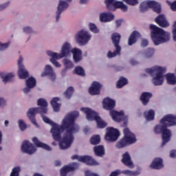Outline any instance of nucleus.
Listing matches in <instances>:
<instances>
[{
    "instance_id": "nucleus-1",
    "label": "nucleus",
    "mask_w": 176,
    "mask_h": 176,
    "mask_svg": "<svg viewBox=\"0 0 176 176\" xmlns=\"http://www.w3.org/2000/svg\"><path fill=\"white\" fill-rule=\"evenodd\" d=\"M78 116V111L70 113L63 118L60 125L51 121L49 118L43 116V122L52 126L51 133L53 139L57 142L60 141L59 143L60 149H67L71 147L74 140L73 134L79 131V127L75 124L76 118Z\"/></svg>"
},
{
    "instance_id": "nucleus-2",
    "label": "nucleus",
    "mask_w": 176,
    "mask_h": 176,
    "mask_svg": "<svg viewBox=\"0 0 176 176\" xmlns=\"http://www.w3.org/2000/svg\"><path fill=\"white\" fill-rule=\"evenodd\" d=\"M160 124H157L154 128V132L156 134H162V147L164 146L170 140L172 133L168 127L176 125V116L170 114L164 116L161 120Z\"/></svg>"
},
{
    "instance_id": "nucleus-3",
    "label": "nucleus",
    "mask_w": 176,
    "mask_h": 176,
    "mask_svg": "<svg viewBox=\"0 0 176 176\" xmlns=\"http://www.w3.org/2000/svg\"><path fill=\"white\" fill-rule=\"evenodd\" d=\"M102 105L104 109L110 111V115L113 120L116 122H123V126L126 127L127 125V120L129 119L127 116H124V112L123 111H113V109L116 107V101L109 98H105L103 100Z\"/></svg>"
},
{
    "instance_id": "nucleus-4",
    "label": "nucleus",
    "mask_w": 176,
    "mask_h": 176,
    "mask_svg": "<svg viewBox=\"0 0 176 176\" xmlns=\"http://www.w3.org/2000/svg\"><path fill=\"white\" fill-rule=\"evenodd\" d=\"M151 38L155 45L166 43L170 41V34L155 25H150Z\"/></svg>"
},
{
    "instance_id": "nucleus-5",
    "label": "nucleus",
    "mask_w": 176,
    "mask_h": 176,
    "mask_svg": "<svg viewBox=\"0 0 176 176\" xmlns=\"http://www.w3.org/2000/svg\"><path fill=\"white\" fill-rule=\"evenodd\" d=\"M37 105L41 107L30 108L28 111V117L30 119L32 124L37 125L36 120H35V116L38 113L41 115H45L47 112V102L43 98L38 99Z\"/></svg>"
},
{
    "instance_id": "nucleus-6",
    "label": "nucleus",
    "mask_w": 176,
    "mask_h": 176,
    "mask_svg": "<svg viewBox=\"0 0 176 176\" xmlns=\"http://www.w3.org/2000/svg\"><path fill=\"white\" fill-rule=\"evenodd\" d=\"M145 72L149 74L151 76H155L152 79V83L155 86H160L164 84V74L166 72V69L159 66H155L150 69H146Z\"/></svg>"
},
{
    "instance_id": "nucleus-7",
    "label": "nucleus",
    "mask_w": 176,
    "mask_h": 176,
    "mask_svg": "<svg viewBox=\"0 0 176 176\" xmlns=\"http://www.w3.org/2000/svg\"><path fill=\"white\" fill-rule=\"evenodd\" d=\"M71 53V45L68 43H65L63 47L60 54H58L56 52H52V51H47V54L48 56L52 57L50 59V61L56 67H60V64L58 63L56 60L60 58H63L64 57H67Z\"/></svg>"
},
{
    "instance_id": "nucleus-8",
    "label": "nucleus",
    "mask_w": 176,
    "mask_h": 176,
    "mask_svg": "<svg viewBox=\"0 0 176 176\" xmlns=\"http://www.w3.org/2000/svg\"><path fill=\"white\" fill-rule=\"evenodd\" d=\"M123 133L124 136L116 144L118 149L125 148L126 146L131 145L137 142L135 135L129 128L124 129Z\"/></svg>"
},
{
    "instance_id": "nucleus-9",
    "label": "nucleus",
    "mask_w": 176,
    "mask_h": 176,
    "mask_svg": "<svg viewBox=\"0 0 176 176\" xmlns=\"http://www.w3.org/2000/svg\"><path fill=\"white\" fill-rule=\"evenodd\" d=\"M80 110L86 113L87 119L88 120H94L96 121L98 128L104 129L107 126V123L103 121L100 116H98L96 111H93L89 108L82 107Z\"/></svg>"
},
{
    "instance_id": "nucleus-10",
    "label": "nucleus",
    "mask_w": 176,
    "mask_h": 176,
    "mask_svg": "<svg viewBox=\"0 0 176 176\" xmlns=\"http://www.w3.org/2000/svg\"><path fill=\"white\" fill-rule=\"evenodd\" d=\"M139 9L140 12H146L148 9L153 10L155 13H160L162 12V6L160 3L153 0H145L140 3Z\"/></svg>"
},
{
    "instance_id": "nucleus-11",
    "label": "nucleus",
    "mask_w": 176,
    "mask_h": 176,
    "mask_svg": "<svg viewBox=\"0 0 176 176\" xmlns=\"http://www.w3.org/2000/svg\"><path fill=\"white\" fill-rule=\"evenodd\" d=\"M120 38L121 36L118 33H113L111 35V41L113 45H114V47L116 48V50L114 52L109 51L107 56L109 58H112L116 57L118 55L120 54L121 52V47L119 45L120 43Z\"/></svg>"
},
{
    "instance_id": "nucleus-12",
    "label": "nucleus",
    "mask_w": 176,
    "mask_h": 176,
    "mask_svg": "<svg viewBox=\"0 0 176 176\" xmlns=\"http://www.w3.org/2000/svg\"><path fill=\"white\" fill-rule=\"evenodd\" d=\"M104 3L109 10H115V9H120L122 12L129 10V6L122 1L105 0Z\"/></svg>"
},
{
    "instance_id": "nucleus-13",
    "label": "nucleus",
    "mask_w": 176,
    "mask_h": 176,
    "mask_svg": "<svg viewBox=\"0 0 176 176\" xmlns=\"http://www.w3.org/2000/svg\"><path fill=\"white\" fill-rule=\"evenodd\" d=\"M91 38V36L85 30L78 31L76 35V43L81 45H86Z\"/></svg>"
},
{
    "instance_id": "nucleus-14",
    "label": "nucleus",
    "mask_w": 176,
    "mask_h": 176,
    "mask_svg": "<svg viewBox=\"0 0 176 176\" xmlns=\"http://www.w3.org/2000/svg\"><path fill=\"white\" fill-rule=\"evenodd\" d=\"M69 7V4L68 1L66 0H59L57 6V10L56 12V21H58L60 20V17H61V13L63 12H65L67 8Z\"/></svg>"
},
{
    "instance_id": "nucleus-15",
    "label": "nucleus",
    "mask_w": 176,
    "mask_h": 176,
    "mask_svg": "<svg viewBox=\"0 0 176 176\" xmlns=\"http://www.w3.org/2000/svg\"><path fill=\"white\" fill-rule=\"evenodd\" d=\"M108 131H107L105 135V140L109 142H115L118 140L119 136L120 135V133L118 129L114 128H108Z\"/></svg>"
},
{
    "instance_id": "nucleus-16",
    "label": "nucleus",
    "mask_w": 176,
    "mask_h": 176,
    "mask_svg": "<svg viewBox=\"0 0 176 176\" xmlns=\"http://www.w3.org/2000/svg\"><path fill=\"white\" fill-rule=\"evenodd\" d=\"M23 56H20L18 60V75L19 79H26L29 77V72L25 69V67L23 65Z\"/></svg>"
},
{
    "instance_id": "nucleus-17",
    "label": "nucleus",
    "mask_w": 176,
    "mask_h": 176,
    "mask_svg": "<svg viewBox=\"0 0 176 176\" xmlns=\"http://www.w3.org/2000/svg\"><path fill=\"white\" fill-rule=\"evenodd\" d=\"M21 149H22L23 153L28 155H33L37 150L36 148H35L33 144L28 141H24L23 142Z\"/></svg>"
},
{
    "instance_id": "nucleus-18",
    "label": "nucleus",
    "mask_w": 176,
    "mask_h": 176,
    "mask_svg": "<svg viewBox=\"0 0 176 176\" xmlns=\"http://www.w3.org/2000/svg\"><path fill=\"white\" fill-rule=\"evenodd\" d=\"M115 19V15L111 12H102L99 14V20L101 23H111Z\"/></svg>"
},
{
    "instance_id": "nucleus-19",
    "label": "nucleus",
    "mask_w": 176,
    "mask_h": 176,
    "mask_svg": "<svg viewBox=\"0 0 176 176\" xmlns=\"http://www.w3.org/2000/svg\"><path fill=\"white\" fill-rule=\"evenodd\" d=\"M101 88L102 85L100 82L94 81L91 87L89 88V94L92 96L100 94Z\"/></svg>"
},
{
    "instance_id": "nucleus-20",
    "label": "nucleus",
    "mask_w": 176,
    "mask_h": 176,
    "mask_svg": "<svg viewBox=\"0 0 176 176\" xmlns=\"http://www.w3.org/2000/svg\"><path fill=\"white\" fill-rule=\"evenodd\" d=\"M79 165L78 163H74L72 166H65L60 170V176H67L69 172L74 171L78 169Z\"/></svg>"
},
{
    "instance_id": "nucleus-21",
    "label": "nucleus",
    "mask_w": 176,
    "mask_h": 176,
    "mask_svg": "<svg viewBox=\"0 0 176 176\" xmlns=\"http://www.w3.org/2000/svg\"><path fill=\"white\" fill-rule=\"evenodd\" d=\"M150 167L152 169L160 170L164 167V161L160 157H155L154 160L151 162Z\"/></svg>"
},
{
    "instance_id": "nucleus-22",
    "label": "nucleus",
    "mask_w": 176,
    "mask_h": 176,
    "mask_svg": "<svg viewBox=\"0 0 176 176\" xmlns=\"http://www.w3.org/2000/svg\"><path fill=\"white\" fill-rule=\"evenodd\" d=\"M78 162L85 163L87 165H98V163L90 156H81L78 157Z\"/></svg>"
},
{
    "instance_id": "nucleus-23",
    "label": "nucleus",
    "mask_w": 176,
    "mask_h": 176,
    "mask_svg": "<svg viewBox=\"0 0 176 176\" xmlns=\"http://www.w3.org/2000/svg\"><path fill=\"white\" fill-rule=\"evenodd\" d=\"M48 76L52 80H54L56 79V74L53 71L52 67L50 65H46L45 68V72L42 73L41 76L44 77Z\"/></svg>"
},
{
    "instance_id": "nucleus-24",
    "label": "nucleus",
    "mask_w": 176,
    "mask_h": 176,
    "mask_svg": "<svg viewBox=\"0 0 176 176\" xmlns=\"http://www.w3.org/2000/svg\"><path fill=\"white\" fill-rule=\"evenodd\" d=\"M121 162L124 165L129 168H133V162L131 161V157L129 152H126L122 155Z\"/></svg>"
},
{
    "instance_id": "nucleus-25",
    "label": "nucleus",
    "mask_w": 176,
    "mask_h": 176,
    "mask_svg": "<svg viewBox=\"0 0 176 176\" xmlns=\"http://www.w3.org/2000/svg\"><path fill=\"white\" fill-rule=\"evenodd\" d=\"M141 35L138 31L135 30L132 32L131 36L129 37L128 45L131 46L133 44L136 43L138 38H140Z\"/></svg>"
},
{
    "instance_id": "nucleus-26",
    "label": "nucleus",
    "mask_w": 176,
    "mask_h": 176,
    "mask_svg": "<svg viewBox=\"0 0 176 176\" xmlns=\"http://www.w3.org/2000/svg\"><path fill=\"white\" fill-rule=\"evenodd\" d=\"M153 97L152 94L150 92H143L142 93L140 100L143 104L144 106H146L148 104L150 98Z\"/></svg>"
},
{
    "instance_id": "nucleus-27",
    "label": "nucleus",
    "mask_w": 176,
    "mask_h": 176,
    "mask_svg": "<svg viewBox=\"0 0 176 176\" xmlns=\"http://www.w3.org/2000/svg\"><path fill=\"white\" fill-rule=\"evenodd\" d=\"M33 142L38 148H41L47 151H51L52 148L50 146H47L46 144H44L41 142H39L38 139L36 137L33 138Z\"/></svg>"
},
{
    "instance_id": "nucleus-28",
    "label": "nucleus",
    "mask_w": 176,
    "mask_h": 176,
    "mask_svg": "<svg viewBox=\"0 0 176 176\" xmlns=\"http://www.w3.org/2000/svg\"><path fill=\"white\" fill-rule=\"evenodd\" d=\"M74 54V60L75 63H79L82 60V52L79 49L74 48L72 51Z\"/></svg>"
},
{
    "instance_id": "nucleus-29",
    "label": "nucleus",
    "mask_w": 176,
    "mask_h": 176,
    "mask_svg": "<svg viewBox=\"0 0 176 176\" xmlns=\"http://www.w3.org/2000/svg\"><path fill=\"white\" fill-rule=\"evenodd\" d=\"M0 77L3 80V82L7 83L12 81L13 78H14V74L13 73H8L6 74L4 72H0Z\"/></svg>"
},
{
    "instance_id": "nucleus-30",
    "label": "nucleus",
    "mask_w": 176,
    "mask_h": 176,
    "mask_svg": "<svg viewBox=\"0 0 176 176\" xmlns=\"http://www.w3.org/2000/svg\"><path fill=\"white\" fill-rule=\"evenodd\" d=\"M59 100H60L59 98L54 97L51 101V104L52 106L54 111L55 112H58L60 110V104L58 103V101Z\"/></svg>"
},
{
    "instance_id": "nucleus-31",
    "label": "nucleus",
    "mask_w": 176,
    "mask_h": 176,
    "mask_svg": "<svg viewBox=\"0 0 176 176\" xmlns=\"http://www.w3.org/2000/svg\"><path fill=\"white\" fill-rule=\"evenodd\" d=\"M166 78L168 85H176V76L175 74H167Z\"/></svg>"
},
{
    "instance_id": "nucleus-32",
    "label": "nucleus",
    "mask_w": 176,
    "mask_h": 176,
    "mask_svg": "<svg viewBox=\"0 0 176 176\" xmlns=\"http://www.w3.org/2000/svg\"><path fill=\"white\" fill-rule=\"evenodd\" d=\"M129 83V81L127 80V79L123 76H121L120 78V80H118L117 81V88L118 89H121L122 87H123L124 86H125L126 85H127Z\"/></svg>"
},
{
    "instance_id": "nucleus-33",
    "label": "nucleus",
    "mask_w": 176,
    "mask_h": 176,
    "mask_svg": "<svg viewBox=\"0 0 176 176\" xmlns=\"http://www.w3.org/2000/svg\"><path fill=\"white\" fill-rule=\"evenodd\" d=\"M94 151L95 155H96L97 156H102L103 155H104V149L103 146H95L94 148Z\"/></svg>"
},
{
    "instance_id": "nucleus-34",
    "label": "nucleus",
    "mask_w": 176,
    "mask_h": 176,
    "mask_svg": "<svg viewBox=\"0 0 176 176\" xmlns=\"http://www.w3.org/2000/svg\"><path fill=\"white\" fill-rule=\"evenodd\" d=\"M144 117L146 120H153L155 119V111L152 109L148 111H144Z\"/></svg>"
},
{
    "instance_id": "nucleus-35",
    "label": "nucleus",
    "mask_w": 176,
    "mask_h": 176,
    "mask_svg": "<svg viewBox=\"0 0 176 176\" xmlns=\"http://www.w3.org/2000/svg\"><path fill=\"white\" fill-rule=\"evenodd\" d=\"M25 85L29 88H34L36 86V80L33 77H30L26 80Z\"/></svg>"
},
{
    "instance_id": "nucleus-36",
    "label": "nucleus",
    "mask_w": 176,
    "mask_h": 176,
    "mask_svg": "<svg viewBox=\"0 0 176 176\" xmlns=\"http://www.w3.org/2000/svg\"><path fill=\"white\" fill-rule=\"evenodd\" d=\"M74 72L78 76L84 77L85 76V71L81 66H76L74 69Z\"/></svg>"
},
{
    "instance_id": "nucleus-37",
    "label": "nucleus",
    "mask_w": 176,
    "mask_h": 176,
    "mask_svg": "<svg viewBox=\"0 0 176 176\" xmlns=\"http://www.w3.org/2000/svg\"><path fill=\"white\" fill-rule=\"evenodd\" d=\"M74 91V89L73 87H69L67 90H66L64 93L65 98H67L68 100L71 99L73 94Z\"/></svg>"
},
{
    "instance_id": "nucleus-38",
    "label": "nucleus",
    "mask_w": 176,
    "mask_h": 176,
    "mask_svg": "<svg viewBox=\"0 0 176 176\" xmlns=\"http://www.w3.org/2000/svg\"><path fill=\"white\" fill-rule=\"evenodd\" d=\"M155 23H167V18H166V15L162 14L155 19Z\"/></svg>"
},
{
    "instance_id": "nucleus-39",
    "label": "nucleus",
    "mask_w": 176,
    "mask_h": 176,
    "mask_svg": "<svg viewBox=\"0 0 176 176\" xmlns=\"http://www.w3.org/2000/svg\"><path fill=\"white\" fill-rule=\"evenodd\" d=\"M100 140L101 139L100 135H95L92 136L89 141L92 145H98L100 143Z\"/></svg>"
},
{
    "instance_id": "nucleus-40",
    "label": "nucleus",
    "mask_w": 176,
    "mask_h": 176,
    "mask_svg": "<svg viewBox=\"0 0 176 176\" xmlns=\"http://www.w3.org/2000/svg\"><path fill=\"white\" fill-rule=\"evenodd\" d=\"M21 169L20 166H15L12 168L10 176H19Z\"/></svg>"
},
{
    "instance_id": "nucleus-41",
    "label": "nucleus",
    "mask_w": 176,
    "mask_h": 176,
    "mask_svg": "<svg viewBox=\"0 0 176 176\" xmlns=\"http://www.w3.org/2000/svg\"><path fill=\"white\" fill-rule=\"evenodd\" d=\"M154 54V50L152 48H148L144 52L145 58H150Z\"/></svg>"
},
{
    "instance_id": "nucleus-42",
    "label": "nucleus",
    "mask_w": 176,
    "mask_h": 176,
    "mask_svg": "<svg viewBox=\"0 0 176 176\" xmlns=\"http://www.w3.org/2000/svg\"><path fill=\"white\" fill-rule=\"evenodd\" d=\"M123 2H125L127 5L130 6H137L140 1L138 0H122Z\"/></svg>"
},
{
    "instance_id": "nucleus-43",
    "label": "nucleus",
    "mask_w": 176,
    "mask_h": 176,
    "mask_svg": "<svg viewBox=\"0 0 176 176\" xmlns=\"http://www.w3.org/2000/svg\"><path fill=\"white\" fill-rule=\"evenodd\" d=\"M18 123H19V127L21 131H23L27 129V124H25V122L23 120H19L18 121Z\"/></svg>"
},
{
    "instance_id": "nucleus-44",
    "label": "nucleus",
    "mask_w": 176,
    "mask_h": 176,
    "mask_svg": "<svg viewBox=\"0 0 176 176\" xmlns=\"http://www.w3.org/2000/svg\"><path fill=\"white\" fill-rule=\"evenodd\" d=\"M89 30H91L94 34H98L100 30H98L97 26L94 23H89Z\"/></svg>"
},
{
    "instance_id": "nucleus-45",
    "label": "nucleus",
    "mask_w": 176,
    "mask_h": 176,
    "mask_svg": "<svg viewBox=\"0 0 176 176\" xmlns=\"http://www.w3.org/2000/svg\"><path fill=\"white\" fill-rule=\"evenodd\" d=\"M64 64L67 69H72L74 67L73 63L69 60H65Z\"/></svg>"
},
{
    "instance_id": "nucleus-46",
    "label": "nucleus",
    "mask_w": 176,
    "mask_h": 176,
    "mask_svg": "<svg viewBox=\"0 0 176 176\" xmlns=\"http://www.w3.org/2000/svg\"><path fill=\"white\" fill-rule=\"evenodd\" d=\"M10 5V1H6L2 4H0V12L5 10Z\"/></svg>"
},
{
    "instance_id": "nucleus-47",
    "label": "nucleus",
    "mask_w": 176,
    "mask_h": 176,
    "mask_svg": "<svg viewBox=\"0 0 176 176\" xmlns=\"http://www.w3.org/2000/svg\"><path fill=\"white\" fill-rule=\"evenodd\" d=\"M10 43L8 42L6 43H1L0 42V51H3L5 49L8 48L10 45Z\"/></svg>"
},
{
    "instance_id": "nucleus-48",
    "label": "nucleus",
    "mask_w": 176,
    "mask_h": 176,
    "mask_svg": "<svg viewBox=\"0 0 176 176\" xmlns=\"http://www.w3.org/2000/svg\"><path fill=\"white\" fill-rule=\"evenodd\" d=\"M122 173L123 175H129V176H135V173L134 172H132L129 170H123L122 172Z\"/></svg>"
},
{
    "instance_id": "nucleus-49",
    "label": "nucleus",
    "mask_w": 176,
    "mask_h": 176,
    "mask_svg": "<svg viewBox=\"0 0 176 176\" xmlns=\"http://www.w3.org/2000/svg\"><path fill=\"white\" fill-rule=\"evenodd\" d=\"M168 3L169 6H170L171 10L176 12V1H173V3L168 1Z\"/></svg>"
},
{
    "instance_id": "nucleus-50",
    "label": "nucleus",
    "mask_w": 176,
    "mask_h": 176,
    "mask_svg": "<svg viewBox=\"0 0 176 176\" xmlns=\"http://www.w3.org/2000/svg\"><path fill=\"white\" fill-rule=\"evenodd\" d=\"M173 38L174 41H176V23L173 25Z\"/></svg>"
},
{
    "instance_id": "nucleus-51",
    "label": "nucleus",
    "mask_w": 176,
    "mask_h": 176,
    "mask_svg": "<svg viewBox=\"0 0 176 176\" xmlns=\"http://www.w3.org/2000/svg\"><path fill=\"white\" fill-rule=\"evenodd\" d=\"M23 32L26 34H32L33 32V30L32 28L28 26V27L23 28Z\"/></svg>"
},
{
    "instance_id": "nucleus-52",
    "label": "nucleus",
    "mask_w": 176,
    "mask_h": 176,
    "mask_svg": "<svg viewBox=\"0 0 176 176\" xmlns=\"http://www.w3.org/2000/svg\"><path fill=\"white\" fill-rule=\"evenodd\" d=\"M157 24L162 28H167L170 26L169 23H158Z\"/></svg>"
},
{
    "instance_id": "nucleus-53",
    "label": "nucleus",
    "mask_w": 176,
    "mask_h": 176,
    "mask_svg": "<svg viewBox=\"0 0 176 176\" xmlns=\"http://www.w3.org/2000/svg\"><path fill=\"white\" fill-rule=\"evenodd\" d=\"M148 45V41L146 39H143L141 41V47H146Z\"/></svg>"
},
{
    "instance_id": "nucleus-54",
    "label": "nucleus",
    "mask_w": 176,
    "mask_h": 176,
    "mask_svg": "<svg viewBox=\"0 0 176 176\" xmlns=\"http://www.w3.org/2000/svg\"><path fill=\"white\" fill-rule=\"evenodd\" d=\"M122 172L120 170H116L114 172H111L109 176H118Z\"/></svg>"
},
{
    "instance_id": "nucleus-55",
    "label": "nucleus",
    "mask_w": 176,
    "mask_h": 176,
    "mask_svg": "<svg viewBox=\"0 0 176 176\" xmlns=\"http://www.w3.org/2000/svg\"><path fill=\"white\" fill-rule=\"evenodd\" d=\"M85 176H98L96 173H92L90 170L85 172Z\"/></svg>"
},
{
    "instance_id": "nucleus-56",
    "label": "nucleus",
    "mask_w": 176,
    "mask_h": 176,
    "mask_svg": "<svg viewBox=\"0 0 176 176\" xmlns=\"http://www.w3.org/2000/svg\"><path fill=\"white\" fill-rule=\"evenodd\" d=\"M170 157L175 159L176 157V151L172 150L170 151Z\"/></svg>"
},
{
    "instance_id": "nucleus-57",
    "label": "nucleus",
    "mask_w": 176,
    "mask_h": 176,
    "mask_svg": "<svg viewBox=\"0 0 176 176\" xmlns=\"http://www.w3.org/2000/svg\"><path fill=\"white\" fill-rule=\"evenodd\" d=\"M33 88L34 87H29L26 86V87L23 89L24 94H28L30 91H31V89H33Z\"/></svg>"
},
{
    "instance_id": "nucleus-58",
    "label": "nucleus",
    "mask_w": 176,
    "mask_h": 176,
    "mask_svg": "<svg viewBox=\"0 0 176 176\" xmlns=\"http://www.w3.org/2000/svg\"><path fill=\"white\" fill-rule=\"evenodd\" d=\"M89 2V0H80V3L81 5H86Z\"/></svg>"
},
{
    "instance_id": "nucleus-59",
    "label": "nucleus",
    "mask_w": 176,
    "mask_h": 176,
    "mask_svg": "<svg viewBox=\"0 0 176 176\" xmlns=\"http://www.w3.org/2000/svg\"><path fill=\"white\" fill-rule=\"evenodd\" d=\"M61 165L60 161L56 160L54 162V166H60Z\"/></svg>"
},
{
    "instance_id": "nucleus-60",
    "label": "nucleus",
    "mask_w": 176,
    "mask_h": 176,
    "mask_svg": "<svg viewBox=\"0 0 176 176\" xmlns=\"http://www.w3.org/2000/svg\"><path fill=\"white\" fill-rule=\"evenodd\" d=\"M80 157H78V155H74V156L72 157V160H78L79 161V158H80Z\"/></svg>"
},
{
    "instance_id": "nucleus-61",
    "label": "nucleus",
    "mask_w": 176,
    "mask_h": 176,
    "mask_svg": "<svg viewBox=\"0 0 176 176\" xmlns=\"http://www.w3.org/2000/svg\"><path fill=\"white\" fill-rule=\"evenodd\" d=\"M5 104H6V101L4 100V99L2 98H0V106L4 105Z\"/></svg>"
},
{
    "instance_id": "nucleus-62",
    "label": "nucleus",
    "mask_w": 176,
    "mask_h": 176,
    "mask_svg": "<svg viewBox=\"0 0 176 176\" xmlns=\"http://www.w3.org/2000/svg\"><path fill=\"white\" fill-rule=\"evenodd\" d=\"M124 19H119L116 21V23H124Z\"/></svg>"
},
{
    "instance_id": "nucleus-63",
    "label": "nucleus",
    "mask_w": 176,
    "mask_h": 176,
    "mask_svg": "<svg viewBox=\"0 0 176 176\" xmlns=\"http://www.w3.org/2000/svg\"><path fill=\"white\" fill-rule=\"evenodd\" d=\"M131 64L132 65H135L138 64V62H137L136 60H131Z\"/></svg>"
},
{
    "instance_id": "nucleus-64",
    "label": "nucleus",
    "mask_w": 176,
    "mask_h": 176,
    "mask_svg": "<svg viewBox=\"0 0 176 176\" xmlns=\"http://www.w3.org/2000/svg\"><path fill=\"white\" fill-rule=\"evenodd\" d=\"M33 176H43V175L38 173H35Z\"/></svg>"
}]
</instances>
